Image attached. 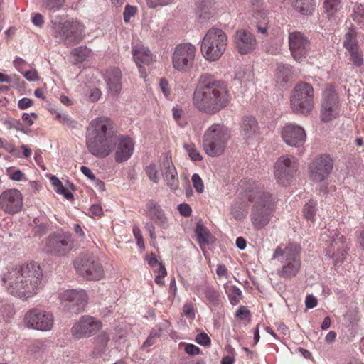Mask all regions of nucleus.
<instances>
[{
	"label": "nucleus",
	"mask_w": 364,
	"mask_h": 364,
	"mask_svg": "<svg viewBox=\"0 0 364 364\" xmlns=\"http://www.w3.org/2000/svg\"><path fill=\"white\" fill-rule=\"evenodd\" d=\"M101 328V323L90 316H82L71 328L72 334L77 338L90 337Z\"/></svg>",
	"instance_id": "nucleus-22"
},
{
	"label": "nucleus",
	"mask_w": 364,
	"mask_h": 364,
	"mask_svg": "<svg viewBox=\"0 0 364 364\" xmlns=\"http://www.w3.org/2000/svg\"><path fill=\"white\" fill-rule=\"evenodd\" d=\"M230 136L228 127L223 124H214L205 132L203 146L205 153L212 157L221 155Z\"/></svg>",
	"instance_id": "nucleus-5"
},
{
	"label": "nucleus",
	"mask_w": 364,
	"mask_h": 364,
	"mask_svg": "<svg viewBox=\"0 0 364 364\" xmlns=\"http://www.w3.org/2000/svg\"><path fill=\"white\" fill-rule=\"evenodd\" d=\"M242 132L246 137H251L258 130V123L255 117L252 116L245 117L242 123Z\"/></svg>",
	"instance_id": "nucleus-29"
},
{
	"label": "nucleus",
	"mask_w": 364,
	"mask_h": 364,
	"mask_svg": "<svg viewBox=\"0 0 364 364\" xmlns=\"http://www.w3.org/2000/svg\"><path fill=\"white\" fill-rule=\"evenodd\" d=\"M291 68L290 65L277 63V71L278 76L282 77L283 81L287 82L292 74Z\"/></svg>",
	"instance_id": "nucleus-37"
},
{
	"label": "nucleus",
	"mask_w": 364,
	"mask_h": 364,
	"mask_svg": "<svg viewBox=\"0 0 364 364\" xmlns=\"http://www.w3.org/2000/svg\"><path fill=\"white\" fill-rule=\"evenodd\" d=\"M173 0H146V4L150 9H155L157 6H166Z\"/></svg>",
	"instance_id": "nucleus-52"
},
{
	"label": "nucleus",
	"mask_w": 364,
	"mask_h": 364,
	"mask_svg": "<svg viewBox=\"0 0 364 364\" xmlns=\"http://www.w3.org/2000/svg\"><path fill=\"white\" fill-rule=\"evenodd\" d=\"M136 13V8L129 5H127L124 13V20L125 22H129L132 16H134Z\"/></svg>",
	"instance_id": "nucleus-55"
},
{
	"label": "nucleus",
	"mask_w": 364,
	"mask_h": 364,
	"mask_svg": "<svg viewBox=\"0 0 364 364\" xmlns=\"http://www.w3.org/2000/svg\"><path fill=\"white\" fill-rule=\"evenodd\" d=\"M75 270L80 275L89 280H100L105 272L98 258L91 253H82L73 261Z\"/></svg>",
	"instance_id": "nucleus-9"
},
{
	"label": "nucleus",
	"mask_w": 364,
	"mask_h": 364,
	"mask_svg": "<svg viewBox=\"0 0 364 364\" xmlns=\"http://www.w3.org/2000/svg\"><path fill=\"white\" fill-rule=\"evenodd\" d=\"M231 96L225 82L201 75L194 91L193 102L200 112L213 115L228 106Z\"/></svg>",
	"instance_id": "nucleus-2"
},
{
	"label": "nucleus",
	"mask_w": 364,
	"mask_h": 364,
	"mask_svg": "<svg viewBox=\"0 0 364 364\" xmlns=\"http://www.w3.org/2000/svg\"><path fill=\"white\" fill-rule=\"evenodd\" d=\"M237 51L245 55L252 51L257 45L255 36L247 30H238L236 31L234 39Z\"/></svg>",
	"instance_id": "nucleus-24"
},
{
	"label": "nucleus",
	"mask_w": 364,
	"mask_h": 364,
	"mask_svg": "<svg viewBox=\"0 0 364 364\" xmlns=\"http://www.w3.org/2000/svg\"><path fill=\"white\" fill-rule=\"evenodd\" d=\"M133 58L141 70L143 65H149L152 60V55L150 50L141 44H137L132 49Z\"/></svg>",
	"instance_id": "nucleus-28"
},
{
	"label": "nucleus",
	"mask_w": 364,
	"mask_h": 364,
	"mask_svg": "<svg viewBox=\"0 0 364 364\" xmlns=\"http://www.w3.org/2000/svg\"><path fill=\"white\" fill-rule=\"evenodd\" d=\"M250 72L247 73V70L245 68H241L235 73V80L242 82L250 80Z\"/></svg>",
	"instance_id": "nucleus-51"
},
{
	"label": "nucleus",
	"mask_w": 364,
	"mask_h": 364,
	"mask_svg": "<svg viewBox=\"0 0 364 364\" xmlns=\"http://www.w3.org/2000/svg\"><path fill=\"white\" fill-rule=\"evenodd\" d=\"M341 0H325L324 9L328 15L334 14L338 9Z\"/></svg>",
	"instance_id": "nucleus-41"
},
{
	"label": "nucleus",
	"mask_w": 364,
	"mask_h": 364,
	"mask_svg": "<svg viewBox=\"0 0 364 364\" xmlns=\"http://www.w3.org/2000/svg\"><path fill=\"white\" fill-rule=\"evenodd\" d=\"M146 172L151 181L154 183H157L159 181L158 171L156 170V167L154 164H151L148 166L146 167Z\"/></svg>",
	"instance_id": "nucleus-46"
},
{
	"label": "nucleus",
	"mask_w": 364,
	"mask_h": 364,
	"mask_svg": "<svg viewBox=\"0 0 364 364\" xmlns=\"http://www.w3.org/2000/svg\"><path fill=\"white\" fill-rule=\"evenodd\" d=\"M224 288L225 289L226 294L228 296L231 304H238L240 299H242L241 290L236 286L230 285L228 284H225L224 285Z\"/></svg>",
	"instance_id": "nucleus-32"
},
{
	"label": "nucleus",
	"mask_w": 364,
	"mask_h": 364,
	"mask_svg": "<svg viewBox=\"0 0 364 364\" xmlns=\"http://www.w3.org/2000/svg\"><path fill=\"white\" fill-rule=\"evenodd\" d=\"M19 267H11L4 274L3 282L7 291L12 295L20 298H29L31 294L27 291L28 283L21 279Z\"/></svg>",
	"instance_id": "nucleus-12"
},
{
	"label": "nucleus",
	"mask_w": 364,
	"mask_h": 364,
	"mask_svg": "<svg viewBox=\"0 0 364 364\" xmlns=\"http://www.w3.org/2000/svg\"><path fill=\"white\" fill-rule=\"evenodd\" d=\"M317 299L313 295H307L306 297L305 304L306 308L313 309L317 305Z\"/></svg>",
	"instance_id": "nucleus-61"
},
{
	"label": "nucleus",
	"mask_w": 364,
	"mask_h": 364,
	"mask_svg": "<svg viewBox=\"0 0 364 364\" xmlns=\"http://www.w3.org/2000/svg\"><path fill=\"white\" fill-rule=\"evenodd\" d=\"M23 208V196L17 189H9L0 195V208L6 213L15 214Z\"/></svg>",
	"instance_id": "nucleus-20"
},
{
	"label": "nucleus",
	"mask_w": 364,
	"mask_h": 364,
	"mask_svg": "<svg viewBox=\"0 0 364 364\" xmlns=\"http://www.w3.org/2000/svg\"><path fill=\"white\" fill-rule=\"evenodd\" d=\"M330 237V246L326 249V255L333 259L334 266H339L346 258L348 247L344 245V237L338 232H335Z\"/></svg>",
	"instance_id": "nucleus-21"
},
{
	"label": "nucleus",
	"mask_w": 364,
	"mask_h": 364,
	"mask_svg": "<svg viewBox=\"0 0 364 364\" xmlns=\"http://www.w3.org/2000/svg\"><path fill=\"white\" fill-rule=\"evenodd\" d=\"M23 76L30 82L37 81L40 79L37 71L35 70L26 71L23 73Z\"/></svg>",
	"instance_id": "nucleus-58"
},
{
	"label": "nucleus",
	"mask_w": 364,
	"mask_h": 364,
	"mask_svg": "<svg viewBox=\"0 0 364 364\" xmlns=\"http://www.w3.org/2000/svg\"><path fill=\"white\" fill-rule=\"evenodd\" d=\"M122 72L118 68H113L106 73V82L109 92L117 95L122 90Z\"/></svg>",
	"instance_id": "nucleus-27"
},
{
	"label": "nucleus",
	"mask_w": 364,
	"mask_h": 364,
	"mask_svg": "<svg viewBox=\"0 0 364 364\" xmlns=\"http://www.w3.org/2000/svg\"><path fill=\"white\" fill-rule=\"evenodd\" d=\"M196 53V48L191 43H186L176 46L172 55L173 68L181 73L188 71L193 65Z\"/></svg>",
	"instance_id": "nucleus-11"
},
{
	"label": "nucleus",
	"mask_w": 364,
	"mask_h": 364,
	"mask_svg": "<svg viewBox=\"0 0 364 364\" xmlns=\"http://www.w3.org/2000/svg\"><path fill=\"white\" fill-rule=\"evenodd\" d=\"M95 350L97 354H101L103 353L105 349L106 346L109 341V337L108 335L105 333L102 332L100 334H99L95 339Z\"/></svg>",
	"instance_id": "nucleus-35"
},
{
	"label": "nucleus",
	"mask_w": 364,
	"mask_h": 364,
	"mask_svg": "<svg viewBox=\"0 0 364 364\" xmlns=\"http://www.w3.org/2000/svg\"><path fill=\"white\" fill-rule=\"evenodd\" d=\"M146 230L149 233L150 237L155 240L156 239V235L155 233V226L153 223L149 222L145 225Z\"/></svg>",
	"instance_id": "nucleus-63"
},
{
	"label": "nucleus",
	"mask_w": 364,
	"mask_h": 364,
	"mask_svg": "<svg viewBox=\"0 0 364 364\" xmlns=\"http://www.w3.org/2000/svg\"><path fill=\"white\" fill-rule=\"evenodd\" d=\"M60 299L65 307L73 314L81 312L87 302V295L83 289H68L61 294Z\"/></svg>",
	"instance_id": "nucleus-18"
},
{
	"label": "nucleus",
	"mask_w": 364,
	"mask_h": 364,
	"mask_svg": "<svg viewBox=\"0 0 364 364\" xmlns=\"http://www.w3.org/2000/svg\"><path fill=\"white\" fill-rule=\"evenodd\" d=\"M247 199L253 203L250 220L254 228L260 230L267 226L275 210L276 201L272 195L261 188L248 191Z\"/></svg>",
	"instance_id": "nucleus-3"
},
{
	"label": "nucleus",
	"mask_w": 364,
	"mask_h": 364,
	"mask_svg": "<svg viewBox=\"0 0 364 364\" xmlns=\"http://www.w3.org/2000/svg\"><path fill=\"white\" fill-rule=\"evenodd\" d=\"M289 46L291 54L296 61L304 59L310 49V42L307 37L299 31L289 33Z\"/></svg>",
	"instance_id": "nucleus-19"
},
{
	"label": "nucleus",
	"mask_w": 364,
	"mask_h": 364,
	"mask_svg": "<svg viewBox=\"0 0 364 364\" xmlns=\"http://www.w3.org/2000/svg\"><path fill=\"white\" fill-rule=\"evenodd\" d=\"M32 23L38 27H41L44 24V18L42 14L36 13L32 17Z\"/></svg>",
	"instance_id": "nucleus-60"
},
{
	"label": "nucleus",
	"mask_w": 364,
	"mask_h": 364,
	"mask_svg": "<svg viewBox=\"0 0 364 364\" xmlns=\"http://www.w3.org/2000/svg\"><path fill=\"white\" fill-rule=\"evenodd\" d=\"M161 171L167 186L172 190L178 189L179 184L178 173L170 156L165 155L163 157Z\"/></svg>",
	"instance_id": "nucleus-25"
},
{
	"label": "nucleus",
	"mask_w": 364,
	"mask_h": 364,
	"mask_svg": "<svg viewBox=\"0 0 364 364\" xmlns=\"http://www.w3.org/2000/svg\"><path fill=\"white\" fill-rule=\"evenodd\" d=\"M21 272V279L24 282L28 283L27 290L31 296L37 294L41 284L43 272L40 266L31 262L18 267Z\"/></svg>",
	"instance_id": "nucleus-16"
},
{
	"label": "nucleus",
	"mask_w": 364,
	"mask_h": 364,
	"mask_svg": "<svg viewBox=\"0 0 364 364\" xmlns=\"http://www.w3.org/2000/svg\"><path fill=\"white\" fill-rule=\"evenodd\" d=\"M183 314L191 320L195 318L196 310L191 303L184 304L183 306Z\"/></svg>",
	"instance_id": "nucleus-47"
},
{
	"label": "nucleus",
	"mask_w": 364,
	"mask_h": 364,
	"mask_svg": "<svg viewBox=\"0 0 364 364\" xmlns=\"http://www.w3.org/2000/svg\"><path fill=\"white\" fill-rule=\"evenodd\" d=\"M339 97L335 88L331 85H327L323 91L321 119L322 122H331L339 116Z\"/></svg>",
	"instance_id": "nucleus-10"
},
{
	"label": "nucleus",
	"mask_w": 364,
	"mask_h": 364,
	"mask_svg": "<svg viewBox=\"0 0 364 364\" xmlns=\"http://www.w3.org/2000/svg\"><path fill=\"white\" fill-rule=\"evenodd\" d=\"M183 147L187 151L189 157L192 161H200L202 159V156L200 154L198 149L196 148V146L193 144H183Z\"/></svg>",
	"instance_id": "nucleus-40"
},
{
	"label": "nucleus",
	"mask_w": 364,
	"mask_h": 364,
	"mask_svg": "<svg viewBox=\"0 0 364 364\" xmlns=\"http://www.w3.org/2000/svg\"><path fill=\"white\" fill-rule=\"evenodd\" d=\"M101 91L98 88H94L90 90L89 99L92 102L97 101L101 96Z\"/></svg>",
	"instance_id": "nucleus-64"
},
{
	"label": "nucleus",
	"mask_w": 364,
	"mask_h": 364,
	"mask_svg": "<svg viewBox=\"0 0 364 364\" xmlns=\"http://www.w3.org/2000/svg\"><path fill=\"white\" fill-rule=\"evenodd\" d=\"M25 321L28 326L39 331H49L53 325V314L39 309H32L28 311Z\"/></svg>",
	"instance_id": "nucleus-17"
},
{
	"label": "nucleus",
	"mask_w": 364,
	"mask_h": 364,
	"mask_svg": "<svg viewBox=\"0 0 364 364\" xmlns=\"http://www.w3.org/2000/svg\"><path fill=\"white\" fill-rule=\"evenodd\" d=\"M178 210L180 214L184 217H189L192 213L191 206L187 203H181L178 205Z\"/></svg>",
	"instance_id": "nucleus-56"
},
{
	"label": "nucleus",
	"mask_w": 364,
	"mask_h": 364,
	"mask_svg": "<svg viewBox=\"0 0 364 364\" xmlns=\"http://www.w3.org/2000/svg\"><path fill=\"white\" fill-rule=\"evenodd\" d=\"M197 240L200 246L209 244L210 232L202 224L198 223L196 228Z\"/></svg>",
	"instance_id": "nucleus-33"
},
{
	"label": "nucleus",
	"mask_w": 364,
	"mask_h": 364,
	"mask_svg": "<svg viewBox=\"0 0 364 364\" xmlns=\"http://www.w3.org/2000/svg\"><path fill=\"white\" fill-rule=\"evenodd\" d=\"M205 297L210 302H215L218 299V292L212 287H207L204 291Z\"/></svg>",
	"instance_id": "nucleus-49"
},
{
	"label": "nucleus",
	"mask_w": 364,
	"mask_h": 364,
	"mask_svg": "<svg viewBox=\"0 0 364 364\" xmlns=\"http://www.w3.org/2000/svg\"><path fill=\"white\" fill-rule=\"evenodd\" d=\"M115 161H127L133 154L134 142L128 136H117L113 131L112 122L106 117H98L90 122L87 130L86 145L89 151L98 158L109 156L116 147Z\"/></svg>",
	"instance_id": "nucleus-1"
},
{
	"label": "nucleus",
	"mask_w": 364,
	"mask_h": 364,
	"mask_svg": "<svg viewBox=\"0 0 364 364\" xmlns=\"http://www.w3.org/2000/svg\"><path fill=\"white\" fill-rule=\"evenodd\" d=\"M53 36L59 43L67 46L79 43L83 38L84 26L80 22L73 20L52 21Z\"/></svg>",
	"instance_id": "nucleus-8"
},
{
	"label": "nucleus",
	"mask_w": 364,
	"mask_h": 364,
	"mask_svg": "<svg viewBox=\"0 0 364 364\" xmlns=\"http://www.w3.org/2000/svg\"><path fill=\"white\" fill-rule=\"evenodd\" d=\"M301 247L295 243H289L285 247L278 246L272 259H277L281 267L277 269V275L285 280H290L299 272L301 267Z\"/></svg>",
	"instance_id": "nucleus-4"
},
{
	"label": "nucleus",
	"mask_w": 364,
	"mask_h": 364,
	"mask_svg": "<svg viewBox=\"0 0 364 364\" xmlns=\"http://www.w3.org/2000/svg\"><path fill=\"white\" fill-rule=\"evenodd\" d=\"M146 208L150 218L161 228L166 229L168 226V218L160 205L154 200H150Z\"/></svg>",
	"instance_id": "nucleus-26"
},
{
	"label": "nucleus",
	"mask_w": 364,
	"mask_h": 364,
	"mask_svg": "<svg viewBox=\"0 0 364 364\" xmlns=\"http://www.w3.org/2000/svg\"><path fill=\"white\" fill-rule=\"evenodd\" d=\"M90 53L91 50L89 48L82 46L75 48L71 52L73 55L77 57L80 61L85 60L90 55Z\"/></svg>",
	"instance_id": "nucleus-42"
},
{
	"label": "nucleus",
	"mask_w": 364,
	"mask_h": 364,
	"mask_svg": "<svg viewBox=\"0 0 364 364\" xmlns=\"http://www.w3.org/2000/svg\"><path fill=\"white\" fill-rule=\"evenodd\" d=\"M284 141L291 146H301L306 141L304 129L295 124H287L282 131Z\"/></svg>",
	"instance_id": "nucleus-23"
},
{
	"label": "nucleus",
	"mask_w": 364,
	"mask_h": 364,
	"mask_svg": "<svg viewBox=\"0 0 364 364\" xmlns=\"http://www.w3.org/2000/svg\"><path fill=\"white\" fill-rule=\"evenodd\" d=\"M196 14L199 18L203 20L208 19L211 15L212 3L209 0H197Z\"/></svg>",
	"instance_id": "nucleus-30"
},
{
	"label": "nucleus",
	"mask_w": 364,
	"mask_h": 364,
	"mask_svg": "<svg viewBox=\"0 0 364 364\" xmlns=\"http://www.w3.org/2000/svg\"><path fill=\"white\" fill-rule=\"evenodd\" d=\"M316 212V203L312 200H310L304 207V215L307 220H314Z\"/></svg>",
	"instance_id": "nucleus-39"
},
{
	"label": "nucleus",
	"mask_w": 364,
	"mask_h": 364,
	"mask_svg": "<svg viewBox=\"0 0 364 364\" xmlns=\"http://www.w3.org/2000/svg\"><path fill=\"white\" fill-rule=\"evenodd\" d=\"M41 6L50 11H57L61 9L65 0H41Z\"/></svg>",
	"instance_id": "nucleus-36"
},
{
	"label": "nucleus",
	"mask_w": 364,
	"mask_h": 364,
	"mask_svg": "<svg viewBox=\"0 0 364 364\" xmlns=\"http://www.w3.org/2000/svg\"><path fill=\"white\" fill-rule=\"evenodd\" d=\"M352 16L354 21L364 26V7L363 6L358 5L355 6Z\"/></svg>",
	"instance_id": "nucleus-44"
},
{
	"label": "nucleus",
	"mask_w": 364,
	"mask_h": 364,
	"mask_svg": "<svg viewBox=\"0 0 364 364\" xmlns=\"http://www.w3.org/2000/svg\"><path fill=\"white\" fill-rule=\"evenodd\" d=\"M350 52V60L353 63L354 65L360 67L363 63V58L361 53L357 51V48L353 50H348Z\"/></svg>",
	"instance_id": "nucleus-45"
},
{
	"label": "nucleus",
	"mask_w": 364,
	"mask_h": 364,
	"mask_svg": "<svg viewBox=\"0 0 364 364\" xmlns=\"http://www.w3.org/2000/svg\"><path fill=\"white\" fill-rule=\"evenodd\" d=\"M293 7L304 15H310L315 9L316 4L314 0H294Z\"/></svg>",
	"instance_id": "nucleus-31"
},
{
	"label": "nucleus",
	"mask_w": 364,
	"mask_h": 364,
	"mask_svg": "<svg viewBox=\"0 0 364 364\" xmlns=\"http://www.w3.org/2000/svg\"><path fill=\"white\" fill-rule=\"evenodd\" d=\"M133 233H134V237L136 240L137 245L140 248L144 249V243L143 237H142V234H141L140 229L138 227L134 226L133 228Z\"/></svg>",
	"instance_id": "nucleus-54"
},
{
	"label": "nucleus",
	"mask_w": 364,
	"mask_h": 364,
	"mask_svg": "<svg viewBox=\"0 0 364 364\" xmlns=\"http://www.w3.org/2000/svg\"><path fill=\"white\" fill-rule=\"evenodd\" d=\"M73 247V240L69 232L50 234L46 239V251L58 257L67 255Z\"/></svg>",
	"instance_id": "nucleus-13"
},
{
	"label": "nucleus",
	"mask_w": 364,
	"mask_h": 364,
	"mask_svg": "<svg viewBox=\"0 0 364 364\" xmlns=\"http://www.w3.org/2000/svg\"><path fill=\"white\" fill-rule=\"evenodd\" d=\"M333 167V161L330 155L321 154L309 164L310 178L314 182H321L328 178Z\"/></svg>",
	"instance_id": "nucleus-15"
},
{
	"label": "nucleus",
	"mask_w": 364,
	"mask_h": 364,
	"mask_svg": "<svg viewBox=\"0 0 364 364\" xmlns=\"http://www.w3.org/2000/svg\"><path fill=\"white\" fill-rule=\"evenodd\" d=\"M250 314V311L247 309V307L244 306H241L235 313V316L237 318L243 319L247 316Z\"/></svg>",
	"instance_id": "nucleus-59"
},
{
	"label": "nucleus",
	"mask_w": 364,
	"mask_h": 364,
	"mask_svg": "<svg viewBox=\"0 0 364 364\" xmlns=\"http://www.w3.org/2000/svg\"><path fill=\"white\" fill-rule=\"evenodd\" d=\"M56 118L65 126L69 128H75L77 122L72 119L68 115L63 114L61 113H56Z\"/></svg>",
	"instance_id": "nucleus-43"
},
{
	"label": "nucleus",
	"mask_w": 364,
	"mask_h": 364,
	"mask_svg": "<svg viewBox=\"0 0 364 364\" xmlns=\"http://www.w3.org/2000/svg\"><path fill=\"white\" fill-rule=\"evenodd\" d=\"M192 183H193L194 188L196 189V191L198 193H201L203 192V190H204L203 182L198 174L194 173L192 176Z\"/></svg>",
	"instance_id": "nucleus-48"
},
{
	"label": "nucleus",
	"mask_w": 364,
	"mask_h": 364,
	"mask_svg": "<svg viewBox=\"0 0 364 364\" xmlns=\"http://www.w3.org/2000/svg\"><path fill=\"white\" fill-rule=\"evenodd\" d=\"M163 329L161 325L155 326L151 331L148 338L143 343L141 348H146L151 346L156 342V339L159 338L162 333Z\"/></svg>",
	"instance_id": "nucleus-34"
},
{
	"label": "nucleus",
	"mask_w": 364,
	"mask_h": 364,
	"mask_svg": "<svg viewBox=\"0 0 364 364\" xmlns=\"http://www.w3.org/2000/svg\"><path fill=\"white\" fill-rule=\"evenodd\" d=\"M343 46L348 50H353L357 48L355 35L353 31H349L346 33Z\"/></svg>",
	"instance_id": "nucleus-38"
},
{
	"label": "nucleus",
	"mask_w": 364,
	"mask_h": 364,
	"mask_svg": "<svg viewBox=\"0 0 364 364\" xmlns=\"http://www.w3.org/2000/svg\"><path fill=\"white\" fill-rule=\"evenodd\" d=\"M159 87L162 92L164 94L165 96H168L170 94V90L168 88V81L164 79L161 78L159 82Z\"/></svg>",
	"instance_id": "nucleus-62"
},
{
	"label": "nucleus",
	"mask_w": 364,
	"mask_h": 364,
	"mask_svg": "<svg viewBox=\"0 0 364 364\" xmlns=\"http://www.w3.org/2000/svg\"><path fill=\"white\" fill-rule=\"evenodd\" d=\"M291 107L296 114H309L314 106V90L305 82L297 83L290 98Z\"/></svg>",
	"instance_id": "nucleus-7"
},
{
	"label": "nucleus",
	"mask_w": 364,
	"mask_h": 364,
	"mask_svg": "<svg viewBox=\"0 0 364 364\" xmlns=\"http://www.w3.org/2000/svg\"><path fill=\"white\" fill-rule=\"evenodd\" d=\"M33 104V101L29 98L23 97L18 102V107L20 109H26Z\"/></svg>",
	"instance_id": "nucleus-57"
},
{
	"label": "nucleus",
	"mask_w": 364,
	"mask_h": 364,
	"mask_svg": "<svg viewBox=\"0 0 364 364\" xmlns=\"http://www.w3.org/2000/svg\"><path fill=\"white\" fill-rule=\"evenodd\" d=\"M181 345L185 346V352L190 355H196L200 352V349L194 344L181 343Z\"/></svg>",
	"instance_id": "nucleus-53"
},
{
	"label": "nucleus",
	"mask_w": 364,
	"mask_h": 364,
	"mask_svg": "<svg viewBox=\"0 0 364 364\" xmlns=\"http://www.w3.org/2000/svg\"><path fill=\"white\" fill-rule=\"evenodd\" d=\"M227 41V36L222 29L217 28L209 29L201 43L202 55L208 61L218 60L226 49Z\"/></svg>",
	"instance_id": "nucleus-6"
},
{
	"label": "nucleus",
	"mask_w": 364,
	"mask_h": 364,
	"mask_svg": "<svg viewBox=\"0 0 364 364\" xmlns=\"http://www.w3.org/2000/svg\"><path fill=\"white\" fill-rule=\"evenodd\" d=\"M297 169L298 163L293 156L279 157L274 166L277 181L282 186L289 185Z\"/></svg>",
	"instance_id": "nucleus-14"
},
{
	"label": "nucleus",
	"mask_w": 364,
	"mask_h": 364,
	"mask_svg": "<svg viewBox=\"0 0 364 364\" xmlns=\"http://www.w3.org/2000/svg\"><path fill=\"white\" fill-rule=\"evenodd\" d=\"M196 342L203 346H208L211 343V340L205 333H198L195 338Z\"/></svg>",
	"instance_id": "nucleus-50"
}]
</instances>
